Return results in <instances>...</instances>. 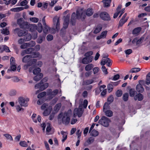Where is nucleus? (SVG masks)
Masks as SVG:
<instances>
[{
  "label": "nucleus",
  "instance_id": "f257e3e1",
  "mask_svg": "<svg viewBox=\"0 0 150 150\" xmlns=\"http://www.w3.org/2000/svg\"><path fill=\"white\" fill-rule=\"evenodd\" d=\"M76 13V14L74 12L71 15V22L72 25H74L77 18L81 19V21H83L86 17L85 11H84L83 8L78 9Z\"/></svg>",
  "mask_w": 150,
  "mask_h": 150
},
{
  "label": "nucleus",
  "instance_id": "f03ea898",
  "mask_svg": "<svg viewBox=\"0 0 150 150\" xmlns=\"http://www.w3.org/2000/svg\"><path fill=\"white\" fill-rule=\"evenodd\" d=\"M58 119L62 120L63 123L67 125L70 122L69 114L67 112H65L64 113H61L58 116Z\"/></svg>",
  "mask_w": 150,
  "mask_h": 150
},
{
  "label": "nucleus",
  "instance_id": "7ed1b4c3",
  "mask_svg": "<svg viewBox=\"0 0 150 150\" xmlns=\"http://www.w3.org/2000/svg\"><path fill=\"white\" fill-rule=\"evenodd\" d=\"M17 24L22 29H28L29 26L28 23L27 21H25L23 18H20L17 20Z\"/></svg>",
  "mask_w": 150,
  "mask_h": 150
},
{
  "label": "nucleus",
  "instance_id": "20e7f679",
  "mask_svg": "<svg viewBox=\"0 0 150 150\" xmlns=\"http://www.w3.org/2000/svg\"><path fill=\"white\" fill-rule=\"evenodd\" d=\"M110 122V120L105 116H102L98 121L99 124L105 127H108L109 126Z\"/></svg>",
  "mask_w": 150,
  "mask_h": 150
},
{
  "label": "nucleus",
  "instance_id": "39448f33",
  "mask_svg": "<svg viewBox=\"0 0 150 150\" xmlns=\"http://www.w3.org/2000/svg\"><path fill=\"white\" fill-rule=\"evenodd\" d=\"M14 32L15 33H16L18 36L19 37H22L25 36L27 34L28 31L26 30H21L19 28H17L14 30Z\"/></svg>",
  "mask_w": 150,
  "mask_h": 150
},
{
  "label": "nucleus",
  "instance_id": "423d86ee",
  "mask_svg": "<svg viewBox=\"0 0 150 150\" xmlns=\"http://www.w3.org/2000/svg\"><path fill=\"white\" fill-rule=\"evenodd\" d=\"M53 25L55 27L57 30H59L60 29L59 17L57 16H55L53 18Z\"/></svg>",
  "mask_w": 150,
  "mask_h": 150
},
{
  "label": "nucleus",
  "instance_id": "0eeeda50",
  "mask_svg": "<svg viewBox=\"0 0 150 150\" xmlns=\"http://www.w3.org/2000/svg\"><path fill=\"white\" fill-rule=\"evenodd\" d=\"M48 86V83H46L43 84L42 83H41L40 82L35 85V88L36 89L39 88L40 91H42L47 88Z\"/></svg>",
  "mask_w": 150,
  "mask_h": 150
},
{
  "label": "nucleus",
  "instance_id": "6e6552de",
  "mask_svg": "<svg viewBox=\"0 0 150 150\" xmlns=\"http://www.w3.org/2000/svg\"><path fill=\"white\" fill-rule=\"evenodd\" d=\"M145 82V81L144 80L139 81V84L137 85L136 88V90L138 93H142L144 91V88L141 84H143Z\"/></svg>",
  "mask_w": 150,
  "mask_h": 150
},
{
  "label": "nucleus",
  "instance_id": "1a4fd4ad",
  "mask_svg": "<svg viewBox=\"0 0 150 150\" xmlns=\"http://www.w3.org/2000/svg\"><path fill=\"white\" fill-rule=\"evenodd\" d=\"M29 101L28 99H25L23 97H20L18 99V102L21 106L26 107L28 106L27 103Z\"/></svg>",
  "mask_w": 150,
  "mask_h": 150
},
{
  "label": "nucleus",
  "instance_id": "9d476101",
  "mask_svg": "<svg viewBox=\"0 0 150 150\" xmlns=\"http://www.w3.org/2000/svg\"><path fill=\"white\" fill-rule=\"evenodd\" d=\"M100 17L104 21H108L110 19L109 14L106 12H102L99 15Z\"/></svg>",
  "mask_w": 150,
  "mask_h": 150
},
{
  "label": "nucleus",
  "instance_id": "9b49d317",
  "mask_svg": "<svg viewBox=\"0 0 150 150\" xmlns=\"http://www.w3.org/2000/svg\"><path fill=\"white\" fill-rule=\"evenodd\" d=\"M58 90L56 89L52 91V90L51 89L48 90L47 94V95L50 96V98L52 99L53 97H54L58 93Z\"/></svg>",
  "mask_w": 150,
  "mask_h": 150
},
{
  "label": "nucleus",
  "instance_id": "f8f14e48",
  "mask_svg": "<svg viewBox=\"0 0 150 150\" xmlns=\"http://www.w3.org/2000/svg\"><path fill=\"white\" fill-rule=\"evenodd\" d=\"M106 64H107V66L109 67H110L111 65V60L109 58L102 59L100 62V64L101 65H104Z\"/></svg>",
  "mask_w": 150,
  "mask_h": 150
},
{
  "label": "nucleus",
  "instance_id": "ddd939ff",
  "mask_svg": "<svg viewBox=\"0 0 150 150\" xmlns=\"http://www.w3.org/2000/svg\"><path fill=\"white\" fill-rule=\"evenodd\" d=\"M34 50L33 48H29L26 50H23L21 53V55L23 56L26 54H28L31 53Z\"/></svg>",
  "mask_w": 150,
  "mask_h": 150
},
{
  "label": "nucleus",
  "instance_id": "4468645a",
  "mask_svg": "<svg viewBox=\"0 0 150 150\" xmlns=\"http://www.w3.org/2000/svg\"><path fill=\"white\" fill-rule=\"evenodd\" d=\"M46 34H42L39 35L37 40V42L38 43L41 44L45 40Z\"/></svg>",
  "mask_w": 150,
  "mask_h": 150
},
{
  "label": "nucleus",
  "instance_id": "2eb2a0df",
  "mask_svg": "<svg viewBox=\"0 0 150 150\" xmlns=\"http://www.w3.org/2000/svg\"><path fill=\"white\" fill-rule=\"evenodd\" d=\"M141 93H138L134 96V99L135 100H138V101H141L143 100L144 98L143 96Z\"/></svg>",
  "mask_w": 150,
  "mask_h": 150
},
{
  "label": "nucleus",
  "instance_id": "dca6fc26",
  "mask_svg": "<svg viewBox=\"0 0 150 150\" xmlns=\"http://www.w3.org/2000/svg\"><path fill=\"white\" fill-rule=\"evenodd\" d=\"M92 61V58L90 57H85L83 58L82 61V63L84 64H87Z\"/></svg>",
  "mask_w": 150,
  "mask_h": 150
},
{
  "label": "nucleus",
  "instance_id": "f3484780",
  "mask_svg": "<svg viewBox=\"0 0 150 150\" xmlns=\"http://www.w3.org/2000/svg\"><path fill=\"white\" fill-rule=\"evenodd\" d=\"M137 91H136L134 88H131L129 90V94L131 97H134L135 95H137Z\"/></svg>",
  "mask_w": 150,
  "mask_h": 150
},
{
  "label": "nucleus",
  "instance_id": "a211bd4d",
  "mask_svg": "<svg viewBox=\"0 0 150 150\" xmlns=\"http://www.w3.org/2000/svg\"><path fill=\"white\" fill-rule=\"evenodd\" d=\"M31 58V57L30 55H27L23 57L22 59V62H23L26 63L30 61V59Z\"/></svg>",
  "mask_w": 150,
  "mask_h": 150
},
{
  "label": "nucleus",
  "instance_id": "6ab92c4d",
  "mask_svg": "<svg viewBox=\"0 0 150 150\" xmlns=\"http://www.w3.org/2000/svg\"><path fill=\"white\" fill-rule=\"evenodd\" d=\"M83 10L85 11V15L86 14L88 16H91L93 13V11L92 8H88L86 11L84 10V8H83Z\"/></svg>",
  "mask_w": 150,
  "mask_h": 150
},
{
  "label": "nucleus",
  "instance_id": "aec40b11",
  "mask_svg": "<svg viewBox=\"0 0 150 150\" xmlns=\"http://www.w3.org/2000/svg\"><path fill=\"white\" fill-rule=\"evenodd\" d=\"M102 26L101 25H97L93 32L95 34H97L99 33L101 30Z\"/></svg>",
  "mask_w": 150,
  "mask_h": 150
},
{
  "label": "nucleus",
  "instance_id": "412c9836",
  "mask_svg": "<svg viewBox=\"0 0 150 150\" xmlns=\"http://www.w3.org/2000/svg\"><path fill=\"white\" fill-rule=\"evenodd\" d=\"M52 108L51 107H50L48 108L45 110L43 112V114L44 116H47L49 115L51 112Z\"/></svg>",
  "mask_w": 150,
  "mask_h": 150
},
{
  "label": "nucleus",
  "instance_id": "4be33fe9",
  "mask_svg": "<svg viewBox=\"0 0 150 150\" xmlns=\"http://www.w3.org/2000/svg\"><path fill=\"white\" fill-rule=\"evenodd\" d=\"M43 77V74L42 73H40L35 76L33 78L34 80L38 81L40 80Z\"/></svg>",
  "mask_w": 150,
  "mask_h": 150
},
{
  "label": "nucleus",
  "instance_id": "5701e85b",
  "mask_svg": "<svg viewBox=\"0 0 150 150\" xmlns=\"http://www.w3.org/2000/svg\"><path fill=\"white\" fill-rule=\"evenodd\" d=\"M104 112L105 115L108 117H111L113 115V113L111 110H108Z\"/></svg>",
  "mask_w": 150,
  "mask_h": 150
},
{
  "label": "nucleus",
  "instance_id": "b1692460",
  "mask_svg": "<svg viewBox=\"0 0 150 150\" xmlns=\"http://www.w3.org/2000/svg\"><path fill=\"white\" fill-rule=\"evenodd\" d=\"M141 28L140 27L137 28H135L132 31V34L133 35H137L141 31Z\"/></svg>",
  "mask_w": 150,
  "mask_h": 150
},
{
  "label": "nucleus",
  "instance_id": "393cba45",
  "mask_svg": "<svg viewBox=\"0 0 150 150\" xmlns=\"http://www.w3.org/2000/svg\"><path fill=\"white\" fill-rule=\"evenodd\" d=\"M111 1V0H103L102 1L104 4V6L107 7L110 6Z\"/></svg>",
  "mask_w": 150,
  "mask_h": 150
},
{
  "label": "nucleus",
  "instance_id": "a878e982",
  "mask_svg": "<svg viewBox=\"0 0 150 150\" xmlns=\"http://www.w3.org/2000/svg\"><path fill=\"white\" fill-rule=\"evenodd\" d=\"M23 8L22 7H16L12 8L11 9V11L14 12H19L23 10Z\"/></svg>",
  "mask_w": 150,
  "mask_h": 150
},
{
  "label": "nucleus",
  "instance_id": "bb28decb",
  "mask_svg": "<svg viewBox=\"0 0 150 150\" xmlns=\"http://www.w3.org/2000/svg\"><path fill=\"white\" fill-rule=\"evenodd\" d=\"M40 55L38 52H33L30 55L31 56V58H35L38 57Z\"/></svg>",
  "mask_w": 150,
  "mask_h": 150
},
{
  "label": "nucleus",
  "instance_id": "cd10ccee",
  "mask_svg": "<svg viewBox=\"0 0 150 150\" xmlns=\"http://www.w3.org/2000/svg\"><path fill=\"white\" fill-rule=\"evenodd\" d=\"M93 66L92 64H90L87 65L85 67V69L86 71H89L91 70L93 67Z\"/></svg>",
  "mask_w": 150,
  "mask_h": 150
},
{
  "label": "nucleus",
  "instance_id": "c85d7f7f",
  "mask_svg": "<svg viewBox=\"0 0 150 150\" xmlns=\"http://www.w3.org/2000/svg\"><path fill=\"white\" fill-rule=\"evenodd\" d=\"M61 133L63 135L62 137L63 139L62 140V141L63 142H64V141L67 139V135L66 132L63 131H62L61 132Z\"/></svg>",
  "mask_w": 150,
  "mask_h": 150
},
{
  "label": "nucleus",
  "instance_id": "c756f323",
  "mask_svg": "<svg viewBox=\"0 0 150 150\" xmlns=\"http://www.w3.org/2000/svg\"><path fill=\"white\" fill-rule=\"evenodd\" d=\"M47 124L48 125L46 129L47 134H52V133H51V131L52 130V128L51 127L49 123H48Z\"/></svg>",
  "mask_w": 150,
  "mask_h": 150
},
{
  "label": "nucleus",
  "instance_id": "7c9ffc66",
  "mask_svg": "<svg viewBox=\"0 0 150 150\" xmlns=\"http://www.w3.org/2000/svg\"><path fill=\"white\" fill-rule=\"evenodd\" d=\"M145 82L147 85L150 84V72L146 75V80Z\"/></svg>",
  "mask_w": 150,
  "mask_h": 150
},
{
  "label": "nucleus",
  "instance_id": "2f4dec72",
  "mask_svg": "<svg viewBox=\"0 0 150 150\" xmlns=\"http://www.w3.org/2000/svg\"><path fill=\"white\" fill-rule=\"evenodd\" d=\"M110 104L106 102L104 104L103 108V112H105L107 110H106L110 109V107L109 106Z\"/></svg>",
  "mask_w": 150,
  "mask_h": 150
},
{
  "label": "nucleus",
  "instance_id": "473e14b6",
  "mask_svg": "<svg viewBox=\"0 0 150 150\" xmlns=\"http://www.w3.org/2000/svg\"><path fill=\"white\" fill-rule=\"evenodd\" d=\"M36 30L39 33H40L42 32V26L41 23H38V26L36 28Z\"/></svg>",
  "mask_w": 150,
  "mask_h": 150
},
{
  "label": "nucleus",
  "instance_id": "72a5a7b5",
  "mask_svg": "<svg viewBox=\"0 0 150 150\" xmlns=\"http://www.w3.org/2000/svg\"><path fill=\"white\" fill-rule=\"evenodd\" d=\"M141 69L139 68H132L129 71L130 73H133L139 71Z\"/></svg>",
  "mask_w": 150,
  "mask_h": 150
},
{
  "label": "nucleus",
  "instance_id": "f704fd0d",
  "mask_svg": "<svg viewBox=\"0 0 150 150\" xmlns=\"http://www.w3.org/2000/svg\"><path fill=\"white\" fill-rule=\"evenodd\" d=\"M91 135L93 136L96 137L98 136V132L95 129H93L92 131H91Z\"/></svg>",
  "mask_w": 150,
  "mask_h": 150
},
{
  "label": "nucleus",
  "instance_id": "c9c22d12",
  "mask_svg": "<svg viewBox=\"0 0 150 150\" xmlns=\"http://www.w3.org/2000/svg\"><path fill=\"white\" fill-rule=\"evenodd\" d=\"M94 81L93 79H89L83 81V83L84 85H87L93 83Z\"/></svg>",
  "mask_w": 150,
  "mask_h": 150
},
{
  "label": "nucleus",
  "instance_id": "e433bc0d",
  "mask_svg": "<svg viewBox=\"0 0 150 150\" xmlns=\"http://www.w3.org/2000/svg\"><path fill=\"white\" fill-rule=\"evenodd\" d=\"M1 33L5 35H8L9 33V32L8 29L6 28L5 29L3 28L1 30Z\"/></svg>",
  "mask_w": 150,
  "mask_h": 150
},
{
  "label": "nucleus",
  "instance_id": "4c0bfd02",
  "mask_svg": "<svg viewBox=\"0 0 150 150\" xmlns=\"http://www.w3.org/2000/svg\"><path fill=\"white\" fill-rule=\"evenodd\" d=\"M61 106V103H58L56 105L54 108V110L57 112L59 110Z\"/></svg>",
  "mask_w": 150,
  "mask_h": 150
},
{
  "label": "nucleus",
  "instance_id": "58836bf2",
  "mask_svg": "<svg viewBox=\"0 0 150 150\" xmlns=\"http://www.w3.org/2000/svg\"><path fill=\"white\" fill-rule=\"evenodd\" d=\"M25 36L24 40L25 41H29L31 39V36L30 34L28 33V32H27V34Z\"/></svg>",
  "mask_w": 150,
  "mask_h": 150
},
{
  "label": "nucleus",
  "instance_id": "ea45409f",
  "mask_svg": "<svg viewBox=\"0 0 150 150\" xmlns=\"http://www.w3.org/2000/svg\"><path fill=\"white\" fill-rule=\"evenodd\" d=\"M126 22V20H124L121 18L119 21L118 27L122 26Z\"/></svg>",
  "mask_w": 150,
  "mask_h": 150
},
{
  "label": "nucleus",
  "instance_id": "a19ab883",
  "mask_svg": "<svg viewBox=\"0 0 150 150\" xmlns=\"http://www.w3.org/2000/svg\"><path fill=\"white\" fill-rule=\"evenodd\" d=\"M93 52L92 51H89L86 53L84 54V56L86 57H90L92 59L93 57L91 56L93 54Z\"/></svg>",
  "mask_w": 150,
  "mask_h": 150
},
{
  "label": "nucleus",
  "instance_id": "79ce46f5",
  "mask_svg": "<svg viewBox=\"0 0 150 150\" xmlns=\"http://www.w3.org/2000/svg\"><path fill=\"white\" fill-rule=\"evenodd\" d=\"M41 71V69L39 68H37L33 70V73L35 75L39 74Z\"/></svg>",
  "mask_w": 150,
  "mask_h": 150
},
{
  "label": "nucleus",
  "instance_id": "37998d69",
  "mask_svg": "<svg viewBox=\"0 0 150 150\" xmlns=\"http://www.w3.org/2000/svg\"><path fill=\"white\" fill-rule=\"evenodd\" d=\"M128 93H125L124 94L122 98L123 100L125 101H127L128 100Z\"/></svg>",
  "mask_w": 150,
  "mask_h": 150
},
{
  "label": "nucleus",
  "instance_id": "c03bdc74",
  "mask_svg": "<svg viewBox=\"0 0 150 150\" xmlns=\"http://www.w3.org/2000/svg\"><path fill=\"white\" fill-rule=\"evenodd\" d=\"M44 27V28L43 29V32H44L43 34H46L47 33L48 31L49 30L50 28L48 26L46 25H43Z\"/></svg>",
  "mask_w": 150,
  "mask_h": 150
},
{
  "label": "nucleus",
  "instance_id": "a18cd8bd",
  "mask_svg": "<svg viewBox=\"0 0 150 150\" xmlns=\"http://www.w3.org/2000/svg\"><path fill=\"white\" fill-rule=\"evenodd\" d=\"M94 138L92 137H89L86 141V142L88 144H90L93 143L94 141Z\"/></svg>",
  "mask_w": 150,
  "mask_h": 150
},
{
  "label": "nucleus",
  "instance_id": "49530a36",
  "mask_svg": "<svg viewBox=\"0 0 150 150\" xmlns=\"http://www.w3.org/2000/svg\"><path fill=\"white\" fill-rule=\"evenodd\" d=\"M20 145L23 147H26L28 146V145L27 143L25 141H21L19 143Z\"/></svg>",
  "mask_w": 150,
  "mask_h": 150
},
{
  "label": "nucleus",
  "instance_id": "de8ad7c7",
  "mask_svg": "<svg viewBox=\"0 0 150 150\" xmlns=\"http://www.w3.org/2000/svg\"><path fill=\"white\" fill-rule=\"evenodd\" d=\"M115 94L118 97H120L122 94V91L121 90H118L116 92Z\"/></svg>",
  "mask_w": 150,
  "mask_h": 150
},
{
  "label": "nucleus",
  "instance_id": "09e8293b",
  "mask_svg": "<svg viewBox=\"0 0 150 150\" xmlns=\"http://www.w3.org/2000/svg\"><path fill=\"white\" fill-rule=\"evenodd\" d=\"M30 21L34 23H37L39 21V19L36 17H32L30 18Z\"/></svg>",
  "mask_w": 150,
  "mask_h": 150
},
{
  "label": "nucleus",
  "instance_id": "8fccbe9b",
  "mask_svg": "<svg viewBox=\"0 0 150 150\" xmlns=\"http://www.w3.org/2000/svg\"><path fill=\"white\" fill-rule=\"evenodd\" d=\"M4 135L6 138L7 139L10 140H13V139L12 136L9 134H4Z\"/></svg>",
  "mask_w": 150,
  "mask_h": 150
},
{
  "label": "nucleus",
  "instance_id": "3c124183",
  "mask_svg": "<svg viewBox=\"0 0 150 150\" xmlns=\"http://www.w3.org/2000/svg\"><path fill=\"white\" fill-rule=\"evenodd\" d=\"M114 100V98L113 96L112 95H110L108 98L107 101L108 102H109V104L110 103L112 102Z\"/></svg>",
  "mask_w": 150,
  "mask_h": 150
},
{
  "label": "nucleus",
  "instance_id": "603ef678",
  "mask_svg": "<svg viewBox=\"0 0 150 150\" xmlns=\"http://www.w3.org/2000/svg\"><path fill=\"white\" fill-rule=\"evenodd\" d=\"M46 94L45 92H43L39 93L38 96V98H41L45 96Z\"/></svg>",
  "mask_w": 150,
  "mask_h": 150
},
{
  "label": "nucleus",
  "instance_id": "864d4df0",
  "mask_svg": "<svg viewBox=\"0 0 150 150\" xmlns=\"http://www.w3.org/2000/svg\"><path fill=\"white\" fill-rule=\"evenodd\" d=\"M101 69L103 72L105 74L107 75L108 74V72L107 71V69L106 68V67L105 66L102 65Z\"/></svg>",
  "mask_w": 150,
  "mask_h": 150
},
{
  "label": "nucleus",
  "instance_id": "5fc2aeb1",
  "mask_svg": "<svg viewBox=\"0 0 150 150\" xmlns=\"http://www.w3.org/2000/svg\"><path fill=\"white\" fill-rule=\"evenodd\" d=\"M22 106H20L19 105H17L16 106V110L18 112H19L20 111L23 112L24 110V109L23 108H22Z\"/></svg>",
  "mask_w": 150,
  "mask_h": 150
},
{
  "label": "nucleus",
  "instance_id": "6e6d98bb",
  "mask_svg": "<svg viewBox=\"0 0 150 150\" xmlns=\"http://www.w3.org/2000/svg\"><path fill=\"white\" fill-rule=\"evenodd\" d=\"M77 109H76V110H74V112H73V116L74 117H76V116L77 115L78 117H81V114H79H79L78 113H77V112H76V110H77Z\"/></svg>",
  "mask_w": 150,
  "mask_h": 150
},
{
  "label": "nucleus",
  "instance_id": "4d7b16f0",
  "mask_svg": "<svg viewBox=\"0 0 150 150\" xmlns=\"http://www.w3.org/2000/svg\"><path fill=\"white\" fill-rule=\"evenodd\" d=\"M28 43V46L30 47H33L35 45V41H32Z\"/></svg>",
  "mask_w": 150,
  "mask_h": 150
},
{
  "label": "nucleus",
  "instance_id": "13d9d810",
  "mask_svg": "<svg viewBox=\"0 0 150 150\" xmlns=\"http://www.w3.org/2000/svg\"><path fill=\"white\" fill-rule=\"evenodd\" d=\"M3 48V51H5L7 52H10L9 48L6 45H3L2 46Z\"/></svg>",
  "mask_w": 150,
  "mask_h": 150
},
{
  "label": "nucleus",
  "instance_id": "bf43d9fd",
  "mask_svg": "<svg viewBox=\"0 0 150 150\" xmlns=\"http://www.w3.org/2000/svg\"><path fill=\"white\" fill-rule=\"evenodd\" d=\"M112 86V84L111 83L109 84L108 85V89L109 92H110L112 91L113 89Z\"/></svg>",
  "mask_w": 150,
  "mask_h": 150
},
{
  "label": "nucleus",
  "instance_id": "052dcab7",
  "mask_svg": "<svg viewBox=\"0 0 150 150\" xmlns=\"http://www.w3.org/2000/svg\"><path fill=\"white\" fill-rule=\"evenodd\" d=\"M28 43H24L22 45H21L20 47L21 49H25L27 47H28Z\"/></svg>",
  "mask_w": 150,
  "mask_h": 150
},
{
  "label": "nucleus",
  "instance_id": "680f3d73",
  "mask_svg": "<svg viewBox=\"0 0 150 150\" xmlns=\"http://www.w3.org/2000/svg\"><path fill=\"white\" fill-rule=\"evenodd\" d=\"M32 118L34 122L35 123L37 122L36 114H33L32 116Z\"/></svg>",
  "mask_w": 150,
  "mask_h": 150
},
{
  "label": "nucleus",
  "instance_id": "e2e57ef3",
  "mask_svg": "<svg viewBox=\"0 0 150 150\" xmlns=\"http://www.w3.org/2000/svg\"><path fill=\"white\" fill-rule=\"evenodd\" d=\"M47 38L48 41H50L53 39V36L51 35H48L47 36Z\"/></svg>",
  "mask_w": 150,
  "mask_h": 150
},
{
  "label": "nucleus",
  "instance_id": "0e129e2a",
  "mask_svg": "<svg viewBox=\"0 0 150 150\" xmlns=\"http://www.w3.org/2000/svg\"><path fill=\"white\" fill-rule=\"evenodd\" d=\"M15 64V60L14 58L12 57H11L10 59V64L11 65H14Z\"/></svg>",
  "mask_w": 150,
  "mask_h": 150
},
{
  "label": "nucleus",
  "instance_id": "69168bd1",
  "mask_svg": "<svg viewBox=\"0 0 150 150\" xmlns=\"http://www.w3.org/2000/svg\"><path fill=\"white\" fill-rule=\"evenodd\" d=\"M57 1L58 0H52L50 4V6L52 7L53 6L54 4L57 2Z\"/></svg>",
  "mask_w": 150,
  "mask_h": 150
},
{
  "label": "nucleus",
  "instance_id": "338daca9",
  "mask_svg": "<svg viewBox=\"0 0 150 150\" xmlns=\"http://www.w3.org/2000/svg\"><path fill=\"white\" fill-rule=\"evenodd\" d=\"M48 106V105L46 103H44L41 106V109L42 110H44L45 108H47Z\"/></svg>",
  "mask_w": 150,
  "mask_h": 150
},
{
  "label": "nucleus",
  "instance_id": "774afa93",
  "mask_svg": "<svg viewBox=\"0 0 150 150\" xmlns=\"http://www.w3.org/2000/svg\"><path fill=\"white\" fill-rule=\"evenodd\" d=\"M107 31H105L103 32L100 35L103 38L105 37L107 34Z\"/></svg>",
  "mask_w": 150,
  "mask_h": 150
}]
</instances>
